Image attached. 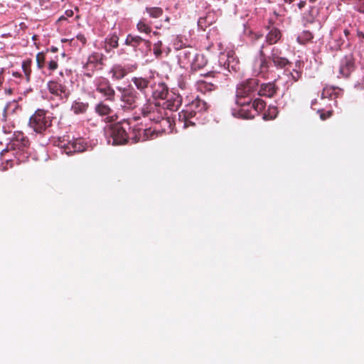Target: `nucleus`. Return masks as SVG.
Wrapping results in <instances>:
<instances>
[{"mask_svg":"<svg viewBox=\"0 0 364 364\" xmlns=\"http://www.w3.org/2000/svg\"><path fill=\"white\" fill-rule=\"evenodd\" d=\"M318 112L320 114V118L322 120H326L330 118L333 114V110H328L327 112H324L323 110H318Z\"/></svg>","mask_w":364,"mask_h":364,"instance_id":"obj_41","label":"nucleus"},{"mask_svg":"<svg viewBox=\"0 0 364 364\" xmlns=\"http://www.w3.org/2000/svg\"><path fill=\"white\" fill-rule=\"evenodd\" d=\"M170 21V18L169 17H166V21L168 22Z\"/></svg>","mask_w":364,"mask_h":364,"instance_id":"obj_58","label":"nucleus"},{"mask_svg":"<svg viewBox=\"0 0 364 364\" xmlns=\"http://www.w3.org/2000/svg\"><path fill=\"white\" fill-rule=\"evenodd\" d=\"M343 33H344V34H345L346 37H348V35H349V33H350L349 31H348V30H347V29H345V30L343 31Z\"/></svg>","mask_w":364,"mask_h":364,"instance_id":"obj_54","label":"nucleus"},{"mask_svg":"<svg viewBox=\"0 0 364 364\" xmlns=\"http://www.w3.org/2000/svg\"><path fill=\"white\" fill-rule=\"evenodd\" d=\"M286 3H289V4H291V2H293L294 0H284Z\"/></svg>","mask_w":364,"mask_h":364,"instance_id":"obj_56","label":"nucleus"},{"mask_svg":"<svg viewBox=\"0 0 364 364\" xmlns=\"http://www.w3.org/2000/svg\"><path fill=\"white\" fill-rule=\"evenodd\" d=\"M214 76V73H212V72H210V73H206L205 75H204L203 76L205 77H208V76Z\"/></svg>","mask_w":364,"mask_h":364,"instance_id":"obj_53","label":"nucleus"},{"mask_svg":"<svg viewBox=\"0 0 364 364\" xmlns=\"http://www.w3.org/2000/svg\"><path fill=\"white\" fill-rule=\"evenodd\" d=\"M255 36L256 39H259L262 37V34H259V33H255Z\"/></svg>","mask_w":364,"mask_h":364,"instance_id":"obj_52","label":"nucleus"},{"mask_svg":"<svg viewBox=\"0 0 364 364\" xmlns=\"http://www.w3.org/2000/svg\"><path fill=\"white\" fill-rule=\"evenodd\" d=\"M333 42H331V47L336 50L340 49V48L344 43L343 39L341 38V35L335 33L333 34Z\"/></svg>","mask_w":364,"mask_h":364,"instance_id":"obj_34","label":"nucleus"},{"mask_svg":"<svg viewBox=\"0 0 364 364\" xmlns=\"http://www.w3.org/2000/svg\"><path fill=\"white\" fill-rule=\"evenodd\" d=\"M76 38L77 40H79L82 43V45H85V43L87 42V39L83 34L79 33L77 35Z\"/></svg>","mask_w":364,"mask_h":364,"instance_id":"obj_45","label":"nucleus"},{"mask_svg":"<svg viewBox=\"0 0 364 364\" xmlns=\"http://www.w3.org/2000/svg\"><path fill=\"white\" fill-rule=\"evenodd\" d=\"M96 91L102 94L107 100L114 102L115 100V91L109 81L103 77L97 78L95 81Z\"/></svg>","mask_w":364,"mask_h":364,"instance_id":"obj_9","label":"nucleus"},{"mask_svg":"<svg viewBox=\"0 0 364 364\" xmlns=\"http://www.w3.org/2000/svg\"><path fill=\"white\" fill-rule=\"evenodd\" d=\"M181 104V99L179 95L169 94L166 100L161 104V107L166 111V109L174 111L177 110Z\"/></svg>","mask_w":364,"mask_h":364,"instance_id":"obj_20","label":"nucleus"},{"mask_svg":"<svg viewBox=\"0 0 364 364\" xmlns=\"http://www.w3.org/2000/svg\"><path fill=\"white\" fill-rule=\"evenodd\" d=\"M342 95L341 90L336 87H326L323 88L321 97L322 98H331L336 100Z\"/></svg>","mask_w":364,"mask_h":364,"instance_id":"obj_27","label":"nucleus"},{"mask_svg":"<svg viewBox=\"0 0 364 364\" xmlns=\"http://www.w3.org/2000/svg\"><path fill=\"white\" fill-rule=\"evenodd\" d=\"M208 106L204 100L196 97L186 105L185 109L178 113V122L182 124L183 128L194 126L195 119L198 114L207 110Z\"/></svg>","mask_w":364,"mask_h":364,"instance_id":"obj_1","label":"nucleus"},{"mask_svg":"<svg viewBox=\"0 0 364 364\" xmlns=\"http://www.w3.org/2000/svg\"><path fill=\"white\" fill-rule=\"evenodd\" d=\"M193 55L194 54L188 50H183L179 53L180 60H186L187 63L191 62V60L194 58Z\"/></svg>","mask_w":364,"mask_h":364,"instance_id":"obj_37","label":"nucleus"},{"mask_svg":"<svg viewBox=\"0 0 364 364\" xmlns=\"http://www.w3.org/2000/svg\"><path fill=\"white\" fill-rule=\"evenodd\" d=\"M65 14H67L68 16H70V17L73 15V12L71 10L66 11Z\"/></svg>","mask_w":364,"mask_h":364,"instance_id":"obj_51","label":"nucleus"},{"mask_svg":"<svg viewBox=\"0 0 364 364\" xmlns=\"http://www.w3.org/2000/svg\"><path fill=\"white\" fill-rule=\"evenodd\" d=\"M245 111H247V112L244 114L245 118H250V117H253V114L250 112L249 109H247Z\"/></svg>","mask_w":364,"mask_h":364,"instance_id":"obj_47","label":"nucleus"},{"mask_svg":"<svg viewBox=\"0 0 364 364\" xmlns=\"http://www.w3.org/2000/svg\"><path fill=\"white\" fill-rule=\"evenodd\" d=\"M205 21H206V18H202L200 17L199 19H198V25L201 27H203V23H205Z\"/></svg>","mask_w":364,"mask_h":364,"instance_id":"obj_48","label":"nucleus"},{"mask_svg":"<svg viewBox=\"0 0 364 364\" xmlns=\"http://www.w3.org/2000/svg\"><path fill=\"white\" fill-rule=\"evenodd\" d=\"M193 60L191 61V69L193 70H198L203 68L208 60L206 58L203 54H196L193 55Z\"/></svg>","mask_w":364,"mask_h":364,"instance_id":"obj_25","label":"nucleus"},{"mask_svg":"<svg viewBox=\"0 0 364 364\" xmlns=\"http://www.w3.org/2000/svg\"><path fill=\"white\" fill-rule=\"evenodd\" d=\"M167 115L166 111L161 107V104L158 106V109H156L151 115L149 117V119L154 122H160L161 121H166L168 122L167 118L165 117Z\"/></svg>","mask_w":364,"mask_h":364,"instance_id":"obj_22","label":"nucleus"},{"mask_svg":"<svg viewBox=\"0 0 364 364\" xmlns=\"http://www.w3.org/2000/svg\"><path fill=\"white\" fill-rule=\"evenodd\" d=\"M31 65H32L31 59H27L22 63V69H23V71L26 76V81H28V82L30 80L31 74L32 72Z\"/></svg>","mask_w":364,"mask_h":364,"instance_id":"obj_33","label":"nucleus"},{"mask_svg":"<svg viewBox=\"0 0 364 364\" xmlns=\"http://www.w3.org/2000/svg\"><path fill=\"white\" fill-rule=\"evenodd\" d=\"M304 35L306 36V40H311V38H313V35L309 31H305L304 33Z\"/></svg>","mask_w":364,"mask_h":364,"instance_id":"obj_46","label":"nucleus"},{"mask_svg":"<svg viewBox=\"0 0 364 364\" xmlns=\"http://www.w3.org/2000/svg\"><path fill=\"white\" fill-rule=\"evenodd\" d=\"M95 110L101 117H106V122H112L117 119V116L113 114L112 109L107 105L101 102L96 105Z\"/></svg>","mask_w":364,"mask_h":364,"instance_id":"obj_18","label":"nucleus"},{"mask_svg":"<svg viewBox=\"0 0 364 364\" xmlns=\"http://www.w3.org/2000/svg\"><path fill=\"white\" fill-rule=\"evenodd\" d=\"M309 1H310L311 3H314V2H316V0H309Z\"/></svg>","mask_w":364,"mask_h":364,"instance_id":"obj_59","label":"nucleus"},{"mask_svg":"<svg viewBox=\"0 0 364 364\" xmlns=\"http://www.w3.org/2000/svg\"><path fill=\"white\" fill-rule=\"evenodd\" d=\"M197 90L203 93L210 92L217 88L214 82L206 80H198L196 81Z\"/></svg>","mask_w":364,"mask_h":364,"instance_id":"obj_21","label":"nucleus"},{"mask_svg":"<svg viewBox=\"0 0 364 364\" xmlns=\"http://www.w3.org/2000/svg\"><path fill=\"white\" fill-rule=\"evenodd\" d=\"M110 73L112 77L116 80H122L127 75L126 69L120 65H114L110 70Z\"/></svg>","mask_w":364,"mask_h":364,"instance_id":"obj_28","label":"nucleus"},{"mask_svg":"<svg viewBox=\"0 0 364 364\" xmlns=\"http://www.w3.org/2000/svg\"><path fill=\"white\" fill-rule=\"evenodd\" d=\"M59 146L67 155H72L74 153H80L86 150L87 144L82 138L73 139L71 140L65 139L60 141Z\"/></svg>","mask_w":364,"mask_h":364,"instance_id":"obj_7","label":"nucleus"},{"mask_svg":"<svg viewBox=\"0 0 364 364\" xmlns=\"http://www.w3.org/2000/svg\"><path fill=\"white\" fill-rule=\"evenodd\" d=\"M119 37L116 33L109 35L105 40V50L109 53L112 49L117 48L119 46Z\"/></svg>","mask_w":364,"mask_h":364,"instance_id":"obj_24","label":"nucleus"},{"mask_svg":"<svg viewBox=\"0 0 364 364\" xmlns=\"http://www.w3.org/2000/svg\"><path fill=\"white\" fill-rule=\"evenodd\" d=\"M151 90L152 97L154 99H161L164 100L169 95L168 87L164 82L161 81L156 82L154 80L151 87Z\"/></svg>","mask_w":364,"mask_h":364,"instance_id":"obj_17","label":"nucleus"},{"mask_svg":"<svg viewBox=\"0 0 364 364\" xmlns=\"http://www.w3.org/2000/svg\"><path fill=\"white\" fill-rule=\"evenodd\" d=\"M29 145L30 142L27 136L22 132H18L14 134V139L9 144V147L14 151L18 150L19 151H23Z\"/></svg>","mask_w":364,"mask_h":364,"instance_id":"obj_13","label":"nucleus"},{"mask_svg":"<svg viewBox=\"0 0 364 364\" xmlns=\"http://www.w3.org/2000/svg\"><path fill=\"white\" fill-rule=\"evenodd\" d=\"M354 70V60L352 55L345 56L342 60L339 68V73L342 77H347Z\"/></svg>","mask_w":364,"mask_h":364,"instance_id":"obj_19","label":"nucleus"},{"mask_svg":"<svg viewBox=\"0 0 364 364\" xmlns=\"http://www.w3.org/2000/svg\"><path fill=\"white\" fill-rule=\"evenodd\" d=\"M44 109H38L30 117L29 125L37 133H43L51 126V119Z\"/></svg>","mask_w":364,"mask_h":364,"instance_id":"obj_6","label":"nucleus"},{"mask_svg":"<svg viewBox=\"0 0 364 364\" xmlns=\"http://www.w3.org/2000/svg\"><path fill=\"white\" fill-rule=\"evenodd\" d=\"M125 44L146 55L151 50V43L139 36L128 34L125 40Z\"/></svg>","mask_w":364,"mask_h":364,"instance_id":"obj_8","label":"nucleus"},{"mask_svg":"<svg viewBox=\"0 0 364 364\" xmlns=\"http://www.w3.org/2000/svg\"><path fill=\"white\" fill-rule=\"evenodd\" d=\"M306 5V1H301L299 4H298V6L300 9H303Z\"/></svg>","mask_w":364,"mask_h":364,"instance_id":"obj_49","label":"nucleus"},{"mask_svg":"<svg viewBox=\"0 0 364 364\" xmlns=\"http://www.w3.org/2000/svg\"><path fill=\"white\" fill-rule=\"evenodd\" d=\"M47 87L49 92L60 100L68 98L69 91L65 85L60 81L53 80L48 81Z\"/></svg>","mask_w":364,"mask_h":364,"instance_id":"obj_11","label":"nucleus"},{"mask_svg":"<svg viewBox=\"0 0 364 364\" xmlns=\"http://www.w3.org/2000/svg\"><path fill=\"white\" fill-rule=\"evenodd\" d=\"M14 75L16 76V77H19L21 75L18 73H14Z\"/></svg>","mask_w":364,"mask_h":364,"instance_id":"obj_57","label":"nucleus"},{"mask_svg":"<svg viewBox=\"0 0 364 364\" xmlns=\"http://www.w3.org/2000/svg\"><path fill=\"white\" fill-rule=\"evenodd\" d=\"M277 114L278 111L277 107H269L267 112L264 113V118L267 120L274 119L276 118Z\"/></svg>","mask_w":364,"mask_h":364,"instance_id":"obj_36","label":"nucleus"},{"mask_svg":"<svg viewBox=\"0 0 364 364\" xmlns=\"http://www.w3.org/2000/svg\"><path fill=\"white\" fill-rule=\"evenodd\" d=\"M36 63H37V67L39 69H42L45 66L46 63V54L43 52L38 53L36 55Z\"/></svg>","mask_w":364,"mask_h":364,"instance_id":"obj_38","label":"nucleus"},{"mask_svg":"<svg viewBox=\"0 0 364 364\" xmlns=\"http://www.w3.org/2000/svg\"><path fill=\"white\" fill-rule=\"evenodd\" d=\"M281 31L276 28L272 27L266 36V43L269 45L277 43L282 38Z\"/></svg>","mask_w":364,"mask_h":364,"instance_id":"obj_23","label":"nucleus"},{"mask_svg":"<svg viewBox=\"0 0 364 364\" xmlns=\"http://www.w3.org/2000/svg\"><path fill=\"white\" fill-rule=\"evenodd\" d=\"M132 127L129 120L110 125L106 130L107 136L110 138L108 141L112 145H124L132 137Z\"/></svg>","mask_w":364,"mask_h":364,"instance_id":"obj_3","label":"nucleus"},{"mask_svg":"<svg viewBox=\"0 0 364 364\" xmlns=\"http://www.w3.org/2000/svg\"><path fill=\"white\" fill-rule=\"evenodd\" d=\"M136 28L141 33L149 34L151 32V22L148 23L146 18H142L136 24Z\"/></svg>","mask_w":364,"mask_h":364,"instance_id":"obj_31","label":"nucleus"},{"mask_svg":"<svg viewBox=\"0 0 364 364\" xmlns=\"http://www.w3.org/2000/svg\"><path fill=\"white\" fill-rule=\"evenodd\" d=\"M154 135H155V132L151 128L142 129L141 127H134L132 129L131 140L132 143L144 141L149 139H152Z\"/></svg>","mask_w":364,"mask_h":364,"instance_id":"obj_12","label":"nucleus"},{"mask_svg":"<svg viewBox=\"0 0 364 364\" xmlns=\"http://www.w3.org/2000/svg\"><path fill=\"white\" fill-rule=\"evenodd\" d=\"M160 105L159 102H151L150 100L146 99V103L143 105L141 108L140 109L141 114L144 117L149 118V115L154 112L156 109H158V106Z\"/></svg>","mask_w":364,"mask_h":364,"instance_id":"obj_26","label":"nucleus"},{"mask_svg":"<svg viewBox=\"0 0 364 364\" xmlns=\"http://www.w3.org/2000/svg\"><path fill=\"white\" fill-rule=\"evenodd\" d=\"M105 56L102 53L95 52L89 55L84 69L88 71L86 75L91 77L95 69H101L104 64Z\"/></svg>","mask_w":364,"mask_h":364,"instance_id":"obj_10","label":"nucleus"},{"mask_svg":"<svg viewBox=\"0 0 364 364\" xmlns=\"http://www.w3.org/2000/svg\"><path fill=\"white\" fill-rule=\"evenodd\" d=\"M132 82L135 85L136 88L140 91L144 95H146V91L149 87H152L154 81V77L150 75L149 77H134L132 79Z\"/></svg>","mask_w":364,"mask_h":364,"instance_id":"obj_15","label":"nucleus"},{"mask_svg":"<svg viewBox=\"0 0 364 364\" xmlns=\"http://www.w3.org/2000/svg\"><path fill=\"white\" fill-rule=\"evenodd\" d=\"M146 12L149 14V17L152 18H159L163 14L164 11L161 7H146Z\"/></svg>","mask_w":364,"mask_h":364,"instance_id":"obj_32","label":"nucleus"},{"mask_svg":"<svg viewBox=\"0 0 364 364\" xmlns=\"http://www.w3.org/2000/svg\"><path fill=\"white\" fill-rule=\"evenodd\" d=\"M48 68L50 71H54L58 68V60L55 59L50 60L48 63Z\"/></svg>","mask_w":364,"mask_h":364,"instance_id":"obj_42","label":"nucleus"},{"mask_svg":"<svg viewBox=\"0 0 364 364\" xmlns=\"http://www.w3.org/2000/svg\"><path fill=\"white\" fill-rule=\"evenodd\" d=\"M279 90L278 86L276 85V81L262 83L259 88L257 87V95L260 97L268 98L274 97Z\"/></svg>","mask_w":364,"mask_h":364,"instance_id":"obj_14","label":"nucleus"},{"mask_svg":"<svg viewBox=\"0 0 364 364\" xmlns=\"http://www.w3.org/2000/svg\"><path fill=\"white\" fill-rule=\"evenodd\" d=\"M88 107L89 104L87 102L75 101L72 105L71 109L75 114H79L85 113Z\"/></svg>","mask_w":364,"mask_h":364,"instance_id":"obj_30","label":"nucleus"},{"mask_svg":"<svg viewBox=\"0 0 364 364\" xmlns=\"http://www.w3.org/2000/svg\"><path fill=\"white\" fill-rule=\"evenodd\" d=\"M318 14L319 8L316 6L310 7L308 12L307 21L310 23H313L318 16Z\"/></svg>","mask_w":364,"mask_h":364,"instance_id":"obj_35","label":"nucleus"},{"mask_svg":"<svg viewBox=\"0 0 364 364\" xmlns=\"http://www.w3.org/2000/svg\"><path fill=\"white\" fill-rule=\"evenodd\" d=\"M185 43H183L182 37L177 36L173 42V46L175 49L180 50L182 49L183 46Z\"/></svg>","mask_w":364,"mask_h":364,"instance_id":"obj_40","label":"nucleus"},{"mask_svg":"<svg viewBox=\"0 0 364 364\" xmlns=\"http://www.w3.org/2000/svg\"><path fill=\"white\" fill-rule=\"evenodd\" d=\"M117 89L120 92L119 98L124 108L133 110L139 105L141 97L132 86L117 87Z\"/></svg>","mask_w":364,"mask_h":364,"instance_id":"obj_4","label":"nucleus"},{"mask_svg":"<svg viewBox=\"0 0 364 364\" xmlns=\"http://www.w3.org/2000/svg\"><path fill=\"white\" fill-rule=\"evenodd\" d=\"M161 47L162 42L161 41H159L158 42L154 44V54L156 58L160 57L162 54Z\"/></svg>","mask_w":364,"mask_h":364,"instance_id":"obj_39","label":"nucleus"},{"mask_svg":"<svg viewBox=\"0 0 364 364\" xmlns=\"http://www.w3.org/2000/svg\"><path fill=\"white\" fill-rule=\"evenodd\" d=\"M290 75L294 82L298 81L301 77V73L296 70H293Z\"/></svg>","mask_w":364,"mask_h":364,"instance_id":"obj_43","label":"nucleus"},{"mask_svg":"<svg viewBox=\"0 0 364 364\" xmlns=\"http://www.w3.org/2000/svg\"><path fill=\"white\" fill-rule=\"evenodd\" d=\"M266 106L265 102L260 99V98H255V100H251V102H249L247 105H246L247 107H250L251 109H253L257 112H262Z\"/></svg>","mask_w":364,"mask_h":364,"instance_id":"obj_29","label":"nucleus"},{"mask_svg":"<svg viewBox=\"0 0 364 364\" xmlns=\"http://www.w3.org/2000/svg\"><path fill=\"white\" fill-rule=\"evenodd\" d=\"M264 44L261 46L259 55L255 59L252 70L255 75L262 78H267L270 73V60L264 52Z\"/></svg>","mask_w":364,"mask_h":364,"instance_id":"obj_5","label":"nucleus"},{"mask_svg":"<svg viewBox=\"0 0 364 364\" xmlns=\"http://www.w3.org/2000/svg\"><path fill=\"white\" fill-rule=\"evenodd\" d=\"M258 86L259 80L256 78H249L237 85L236 104L242 107V111H245L244 107L254 98Z\"/></svg>","mask_w":364,"mask_h":364,"instance_id":"obj_2","label":"nucleus"},{"mask_svg":"<svg viewBox=\"0 0 364 364\" xmlns=\"http://www.w3.org/2000/svg\"><path fill=\"white\" fill-rule=\"evenodd\" d=\"M274 65L278 68H283L290 63L289 60L282 55V51L277 48H273L269 56Z\"/></svg>","mask_w":364,"mask_h":364,"instance_id":"obj_16","label":"nucleus"},{"mask_svg":"<svg viewBox=\"0 0 364 364\" xmlns=\"http://www.w3.org/2000/svg\"><path fill=\"white\" fill-rule=\"evenodd\" d=\"M358 11L364 14V0H358Z\"/></svg>","mask_w":364,"mask_h":364,"instance_id":"obj_44","label":"nucleus"},{"mask_svg":"<svg viewBox=\"0 0 364 364\" xmlns=\"http://www.w3.org/2000/svg\"><path fill=\"white\" fill-rule=\"evenodd\" d=\"M154 35H157V34H158V33H157V32H154Z\"/></svg>","mask_w":364,"mask_h":364,"instance_id":"obj_60","label":"nucleus"},{"mask_svg":"<svg viewBox=\"0 0 364 364\" xmlns=\"http://www.w3.org/2000/svg\"><path fill=\"white\" fill-rule=\"evenodd\" d=\"M4 82V77L3 76L0 74V86L2 85Z\"/></svg>","mask_w":364,"mask_h":364,"instance_id":"obj_55","label":"nucleus"},{"mask_svg":"<svg viewBox=\"0 0 364 364\" xmlns=\"http://www.w3.org/2000/svg\"><path fill=\"white\" fill-rule=\"evenodd\" d=\"M357 35L360 38H361V39L364 38V33L363 32L358 31L357 33Z\"/></svg>","mask_w":364,"mask_h":364,"instance_id":"obj_50","label":"nucleus"}]
</instances>
